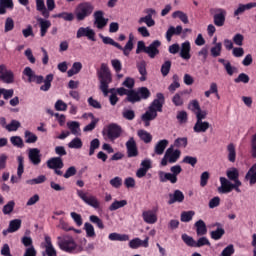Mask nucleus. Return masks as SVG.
<instances>
[{"instance_id": "nucleus-1", "label": "nucleus", "mask_w": 256, "mask_h": 256, "mask_svg": "<svg viewBox=\"0 0 256 256\" xmlns=\"http://www.w3.org/2000/svg\"><path fill=\"white\" fill-rule=\"evenodd\" d=\"M23 75L28 78V83H37V85L44 83V85L40 87V91H49V89H51L53 74H48L46 78H43L42 75H36L31 67H26L23 71Z\"/></svg>"}, {"instance_id": "nucleus-2", "label": "nucleus", "mask_w": 256, "mask_h": 256, "mask_svg": "<svg viewBox=\"0 0 256 256\" xmlns=\"http://www.w3.org/2000/svg\"><path fill=\"white\" fill-rule=\"evenodd\" d=\"M165 103V96L163 93H157L156 99L153 100L148 110L142 115V121H153L157 119V112L163 111V105Z\"/></svg>"}, {"instance_id": "nucleus-3", "label": "nucleus", "mask_w": 256, "mask_h": 256, "mask_svg": "<svg viewBox=\"0 0 256 256\" xmlns=\"http://www.w3.org/2000/svg\"><path fill=\"white\" fill-rule=\"evenodd\" d=\"M103 43L105 45H112L113 47H116V49H119L120 51H123V54L126 57H129L131 51H133V41H135V36L133 33L129 34L128 42L126 45L123 47L119 43L115 42L111 37H105V36H100Z\"/></svg>"}, {"instance_id": "nucleus-4", "label": "nucleus", "mask_w": 256, "mask_h": 256, "mask_svg": "<svg viewBox=\"0 0 256 256\" xmlns=\"http://www.w3.org/2000/svg\"><path fill=\"white\" fill-rule=\"evenodd\" d=\"M98 77L100 79V89L104 97H107L109 95V83L112 81L111 70H109V66H107V64H101Z\"/></svg>"}, {"instance_id": "nucleus-5", "label": "nucleus", "mask_w": 256, "mask_h": 256, "mask_svg": "<svg viewBox=\"0 0 256 256\" xmlns=\"http://www.w3.org/2000/svg\"><path fill=\"white\" fill-rule=\"evenodd\" d=\"M95 7L90 2H82L75 8L74 15L77 21H85L93 13Z\"/></svg>"}, {"instance_id": "nucleus-6", "label": "nucleus", "mask_w": 256, "mask_h": 256, "mask_svg": "<svg viewBox=\"0 0 256 256\" xmlns=\"http://www.w3.org/2000/svg\"><path fill=\"white\" fill-rule=\"evenodd\" d=\"M57 245L61 251H65V253H73L75 249H77V243L73 236L64 235L57 237Z\"/></svg>"}, {"instance_id": "nucleus-7", "label": "nucleus", "mask_w": 256, "mask_h": 256, "mask_svg": "<svg viewBox=\"0 0 256 256\" xmlns=\"http://www.w3.org/2000/svg\"><path fill=\"white\" fill-rule=\"evenodd\" d=\"M76 195L83 201V203L89 205V207H93V209H99L101 207V202H99L97 196H94L93 194H88L87 192L78 189L76 190Z\"/></svg>"}, {"instance_id": "nucleus-8", "label": "nucleus", "mask_w": 256, "mask_h": 256, "mask_svg": "<svg viewBox=\"0 0 256 256\" xmlns=\"http://www.w3.org/2000/svg\"><path fill=\"white\" fill-rule=\"evenodd\" d=\"M179 157H181V150H175L173 149V146H170L162 158L160 165L162 167H167V163H177L179 160Z\"/></svg>"}, {"instance_id": "nucleus-9", "label": "nucleus", "mask_w": 256, "mask_h": 256, "mask_svg": "<svg viewBox=\"0 0 256 256\" xmlns=\"http://www.w3.org/2000/svg\"><path fill=\"white\" fill-rule=\"evenodd\" d=\"M0 81H3V83H6L7 85L15 83V74L3 64L0 65Z\"/></svg>"}, {"instance_id": "nucleus-10", "label": "nucleus", "mask_w": 256, "mask_h": 256, "mask_svg": "<svg viewBox=\"0 0 256 256\" xmlns=\"http://www.w3.org/2000/svg\"><path fill=\"white\" fill-rule=\"evenodd\" d=\"M181 33H183V35H187V33H192V30L190 28L183 30V26L181 25L176 26V28L174 26H170L166 31V39L170 42L171 39H173V35H181Z\"/></svg>"}, {"instance_id": "nucleus-11", "label": "nucleus", "mask_w": 256, "mask_h": 256, "mask_svg": "<svg viewBox=\"0 0 256 256\" xmlns=\"http://www.w3.org/2000/svg\"><path fill=\"white\" fill-rule=\"evenodd\" d=\"M95 35V30H93L91 27H80L76 33L77 39H81V37H87L89 41H97Z\"/></svg>"}, {"instance_id": "nucleus-12", "label": "nucleus", "mask_w": 256, "mask_h": 256, "mask_svg": "<svg viewBox=\"0 0 256 256\" xmlns=\"http://www.w3.org/2000/svg\"><path fill=\"white\" fill-rule=\"evenodd\" d=\"M41 247L45 249L47 256H57V250L53 246V242L49 235L44 236V242L41 244Z\"/></svg>"}, {"instance_id": "nucleus-13", "label": "nucleus", "mask_w": 256, "mask_h": 256, "mask_svg": "<svg viewBox=\"0 0 256 256\" xmlns=\"http://www.w3.org/2000/svg\"><path fill=\"white\" fill-rule=\"evenodd\" d=\"M159 47H161V41L154 40L149 46L145 48V53L148 54L150 59H155L159 55Z\"/></svg>"}, {"instance_id": "nucleus-14", "label": "nucleus", "mask_w": 256, "mask_h": 256, "mask_svg": "<svg viewBox=\"0 0 256 256\" xmlns=\"http://www.w3.org/2000/svg\"><path fill=\"white\" fill-rule=\"evenodd\" d=\"M17 162H18V168H17V175L11 177V183H19V179L23 176V173L25 172V158L23 156H17Z\"/></svg>"}, {"instance_id": "nucleus-15", "label": "nucleus", "mask_w": 256, "mask_h": 256, "mask_svg": "<svg viewBox=\"0 0 256 256\" xmlns=\"http://www.w3.org/2000/svg\"><path fill=\"white\" fill-rule=\"evenodd\" d=\"M179 56L181 59H184V61H189V59H191V42H189V40L184 41L180 45Z\"/></svg>"}, {"instance_id": "nucleus-16", "label": "nucleus", "mask_w": 256, "mask_h": 256, "mask_svg": "<svg viewBox=\"0 0 256 256\" xmlns=\"http://www.w3.org/2000/svg\"><path fill=\"white\" fill-rule=\"evenodd\" d=\"M28 159L32 165H41V150L38 148H30L28 150Z\"/></svg>"}, {"instance_id": "nucleus-17", "label": "nucleus", "mask_w": 256, "mask_h": 256, "mask_svg": "<svg viewBox=\"0 0 256 256\" xmlns=\"http://www.w3.org/2000/svg\"><path fill=\"white\" fill-rule=\"evenodd\" d=\"M233 191V183L227 180L225 177H220V186L218 187V193L225 195Z\"/></svg>"}, {"instance_id": "nucleus-18", "label": "nucleus", "mask_w": 256, "mask_h": 256, "mask_svg": "<svg viewBox=\"0 0 256 256\" xmlns=\"http://www.w3.org/2000/svg\"><path fill=\"white\" fill-rule=\"evenodd\" d=\"M107 137L110 141H115L121 137V128L117 124H111L108 126Z\"/></svg>"}, {"instance_id": "nucleus-19", "label": "nucleus", "mask_w": 256, "mask_h": 256, "mask_svg": "<svg viewBox=\"0 0 256 256\" xmlns=\"http://www.w3.org/2000/svg\"><path fill=\"white\" fill-rule=\"evenodd\" d=\"M127 156L128 157H137L139 155V151L137 150V142H135V138L131 137L126 142Z\"/></svg>"}, {"instance_id": "nucleus-20", "label": "nucleus", "mask_w": 256, "mask_h": 256, "mask_svg": "<svg viewBox=\"0 0 256 256\" xmlns=\"http://www.w3.org/2000/svg\"><path fill=\"white\" fill-rule=\"evenodd\" d=\"M107 23H109V19L103 17V11H96L94 13V24L97 29H103V27L107 26Z\"/></svg>"}, {"instance_id": "nucleus-21", "label": "nucleus", "mask_w": 256, "mask_h": 256, "mask_svg": "<svg viewBox=\"0 0 256 256\" xmlns=\"http://www.w3.org/2000/svg\"><path fill=\"white\" fill-rule=\"evenodd\" d=\"M142 219L144 223H148V225H155L157 223V213L153 210H146L142 213Z\"/></svg>"}, {"instance_id": "nucleus-22", "label": "nucleus", "mask_w": 256, "mask_h": 256, "mask_svg": "<svg viewBox=\"0 0 256 256\" xmlns=\"http://www.w3.org/2000/svg\"><path fill=\"white\" fill-rule=\"evenodd\" d=\"M130 249H139V247H149V236H146L144 240L140 238H134L129 242Z\"/></svg>"}, {"instance_id": "nucleus-23", "label": "nucleus", "mask_w": 256, "mask_h": 256, "mask_svg": "<svg viewBox=\"0 0 256 256\" xmlns=\"http://www.w3.org/2000/svg\"><path fill=\"white\" fill-rule=\"evenodd\" d=\"M185 201V194L181 190H175L174 193L169 194L168 205H173V203H183Z\"/></svg>"}, {"instance_id": "nucleus-24", "label": "nucleus", "mask_w": 256, "mask_h": 256, "mask_svg": "<svg viewBox=\"0 0 256 256\" xmlns=\"http://www.w3.org/2000/svg\"><path fill=\"white\" fill-rule=\"evenodd\" d=\"M225 17H227V11L218 9L217 13L214 15V25H216V27H223V25H225Z\"/></svg>"}, {"instance_id": "nucleus-25", "label": "nucleus", "mask_w": 256, "mask_h": 256, "mask_svg": "<svg viewBox=\"0 0 256 256\" xmlns=\"http://www.w3.org/2000/svg\"><path fill=\"white\" fill-rule=\"evenodd\" d=\"M168 145H169V140L167 139L158 141L154 147V154H152V157H155V155H163Z\"/></svg>"}, {"instance_id": "nucleus-26", "label": "nucleus", "mask_w": 256, "mask_h": 256, "mask_svg": "<svg viewBox=\"0 0 256 256\" xmlns=\"http://www.w3.org/2000/svg\"><path fill=\"white\" fill-rule=\"evenodd\" d=\"M21 229V219L11 220L8 229L3 230V235H9V233H15Z\"/></svg>"}, {"instance_id": "nucleus-27", "label": "nucleus", "mask_w": 256, "mask_h": 256, "mask_svg": "<svg viewBox=\"0 0 256 256\" xmlns=\"http://www.w3.org/2000/svg\"><path fill=\"white\" fill-rule=\"evenodd\" d=\"M255 7H256V2L239 4L238 8L234 11V17H239V15H243L245 11H249Z\"/></svg>"}, {"instance_id": "nucleus-28", "label": "nucleus", "mask_w": 256, "mask_h": 256, "mask_svg": "<svg viewBox=\"0 0 256 256\" xmlns=\"http://www.w3.org/2000/svg\"><path fill=\"white\" fill-rule=\"evenodd\" d=\"M37 21L40 27V35L41 37H45L47 31H49V28L51 27V21L43 18H37Z\"/></svg>"}, {"instance_id": "nucleus-29", "label": "nucleus", "mask_w": 256, "mask_h": 256, "mask_svg": "<svg viewBox=\"0 0 256 256\" xmlns=\"http://www.w3.org/2000/svg\"><path fill=\"white\" fill-rule=\"evenodd\" d=\"M63 159L61 157H54L47 161V167L49 169H63Z\"/></svg>"}, {"instance_id": "nucleus-30", "label": "nucleus", "mask_w": 256, "mask_h": 256, "mask_svg": "<svg viewBox=\"0 0 256 256\" xmlns=\"http://www.w3.org/2000/svg\"><path fill=\"white\" fill-rule=\"evenodd\" d=\"M209 127H211L209 122L203 121V120H197L193 129L195 133H205L207 129H209Z\"/></svg>"}, {"instance_id": "nucleus-31", "label": "nucleus", "mask_w": 256, "mask_h": 256, "mask_svg": "<svg viewBox=\"0 0 256 256\" xmlns=\"http://www.w3.org/2000/svg\"><path fill=\"white\" fill-rule=\"evenodd\" d=\"M158 175L161 183H167V181H170V183L173 184L177 183V177H175V175L172 173L160 171Z\"/></svg>"}, {"instance_id": "nucleus-32", "label": "nucleus", "mask_w": 256, "mask_h": 256, "mask_svg": "<svg viewBox=\"0 0 256 256\" xmlns=\"http://www.w3.org/2000/svg\"><path fill=\"white\" fill-rule=\"evenodd\" d=\"M15 4L13 0H0V15H5L7 13V9L13 11Z\"/></svg>"}, {"instance_id": "nucleus-33", "label": "nucleus", "mask_w": 256, "mask_h": 256, "mask_svg": "<svg viewBox=\"0 0 256 256\" xmlns=\"http://www.w3.org/2000/svg\"><path fill=\"white\" fill-rule=\"evenodd\" d=\"M83 117H86V118L89 117L90 119H92L91 123L84 127L83 131L85 132L93 131V129L97 127V123H99V119L95 118L93 113L84 114Z\"/></svg>"}, {"instance_id": "nucleus-34", "label": "nucleus", "mask_w": 256, "mask_h": 256, "mask_svg": "<svg viewBox=\"0 0 256 256\" xmlns=\"http://www.w3.org/2000/svg\"><path fill=\"white\" fill-rule=\"evenodd\" d=\"M67 127L71 131L72 135H76V137H79V135H81V127L79 122L77 121L68 122Z\"/></svg>"}, {"instance_id": "nucleus-35", "label": "nucleus", "mask_w": 256, "mask_h": 256, "mask_svg": "<svg viewBox=\"0 0 256 256\" xmlns=\"http://www.w3.org/2000/svg\"><path fill=\"white\" fill-rule=\"evenodd\" d=\"M246 181H249L250 185L256 183V163L249 169L245 176Z\"/></svg>"}, {"instance_id": "nucleus-36", "label": "nucleus", "mask_w": 256, "mask_h": 256, "mask_svg": "<svg viewBox=\"0 0 256 256\" xmlns=\"http://www.w3.org/2000/svg\"><path fill=\"white\" fill-rule=\"evenodd\" d=\"M194 225L198 236L207 235V225L205 224V221L198 220Z\"/></svg>"}, {"instance_id": "nucleus-37", "label": "nucleus", "mask_w": 256, "mask_h": 256, "mask_svg": "<svg viewBox=\"0 0 256 256\" xmlns=\"http://www.w3.org/2000/svg\"><path fill=\"white\" fill-rule=\"evenodd\" d=\"M228 161L235 163L237 159V151L235 150V144L230 143L227 145Z\"/></svg>"}, {"instance_id": "nucleus-38", "label": "nucleus", "mask_w": 256, "mask_h": 256, "mask_svg": "<svg viewBox=\"0 0 256 256\" xmlns=\"http://www.w3.org/2000/svg\"><path fill=\"white\" fill-rule=\"evenodd\" d=\"M137 69L141 75L140 81H146V75H147V63L142 60L137 63Z\"/></svg>"}, {"instance_id": "nucleus-39", "label": "nucleus", "mask_w": 256, "mask_h": 256, "mask_svg": "<svg viewBox=\"0 0 256 256\" xmlns=\"http://www.w3.org/2000/svg\"><path fill=\"white\" fill-rule=\"evenodd\" d=\"M179 87H181V83L179 82V75L174 74L172 76V83L168 86V91L170 93H175Z\"/></svg>"}, {"instance_id": "nucleus-40", "label": "nucleus", "mask_w": 256, "mask_h": 256, "mask_svg": "<svg viewBox=\"0 0 256 256\" xmlns=\"http://www.w3.org/2000/svg\"><path fill=\"white\" fill-rule=\"evenodd\" d=\"M172 18L173 19H180L184 25H187L189 23V16L181 10H177L172 13Z\"/></svg>"}, {"instance_id": "nucleus-41", "label": "nucleus", "mask_w": 256, "mask_h": 256, "mask_svg": "<svg viewBox=\"0 0 256 256\" xmlns=\"http://www.w3.org/2000/svg\"><path fill=\"white\" fill-rule=\"evenodd\" d=\"M108 239L110 241H129V235L113 232L108 235Z\"/></svg>"}, {"instance_id": "nucleus-42", "label": "nucleus", "mask_w": 256, "mask_h": 256, "mask_svg": "<svg viewBox=\"0 0 256 256\" xmlns=\"http://www.w3.org/2000/svg\"><path fill=\"white\" fill-rule=\"evenodd\" d=\"M137 135L144 143H151V141H153V136L151 133L145 130H138Z\"/></svg>"}, {"instance_id": "nucleus-43", "label": "nucleus", "mask_w": 256, "mask_h": 256, "mask_svg": "<svg viewBox=\"0 0 256 256\" xmlns=\"http://www.w3.org/2000/svg\"><path fill=\"white\" fill-rule=\"evenodd\" d=\"M226 175L228 179H230V181H234V183H236V181H239V170H237V168L235 167L228 169Z\"/></svg>"}, {"instance_id": "nucleus-44", "label": "nucleus", "mask_w": 256, "mask_h": 256, "mask_svg": "<svg viewBox=\"0 0 256 256\" xmlns=\"http://www.w3.org/2000/svg\"><path fill=\"white\" fill-rule=\"evenodd\" d=\"M47 181V176L39 175L36 178L26 180V185H41Z\"/></svg>"}, {"instance_id": "nucleus-45", "label": "nucleus", "mask_w": 256, "mask_h": 256, "mask_svg": "<svg viewBox=\"0 0 256 256\" xmlns=\"http://www.w3.org/2000/svg\"><path fill=\"white\" fill-rule=\"evenodd\" d=\"M36 9L42 13L43 17H49V11L45 7L44 0H36Z\"/></svg>"}, {"instance_id": "nucleus-46", "label": "nucleus", "mask_w": 256, "mask_h": 256, "mask_svg": "<svg viewBox=\"0 0 256 256\" xmlns=\"http://www.w3.org/2000/svg\"><path fill=\"white\" fill-rule=\"evenodd\" d=\"M83 69V64L81 62H74L72 68L68 70L67 75L68 77H73V75H77Z\"/></svg>"}, {"instance_id": "nucleus-47", "label": "nucleus", "mask_w": 256, "mask_h": 256, "mask_svg": "<svg viewBox=\"0 0 256 256\" xmlns=\"http://www.w3.org/2000/svg\"><path fill=\"white\" fill-rule=\"evenodd\" d=\"M223 235H225V229L222 227H218L216 230L210 232V237L214 239V241H219Z\"/></svg>"}, {"instance_id": "nucleus-48", "label": "nucleus", "mask_w": 256, "mask_h": 256, "mask_svg": "<svg viewBox=\"0 0 256 256\" xmlns=\"http://www.w3.org/2000/svg\"><path fill=\"white\" fill-rule=\"evenodd\" d=\"M195 217V211L190 210V211H184L181 213L180 219L182 223H189Z\"/></svg>"}, {"instance_id": "nucleus-49", "label": "nucleus", "mask_w": 256, "mask_h": 256, "mask_svg": "<svg viewBox=\"0 0 256 256\" xmlns=\"http://www.w3.org/2000/svg\"><path fill=\"white\" fill-rule=\"evenodd\" d=\"M69 149H81L83 147V140L79 137H75L68 143Z\"/></svg>"}, {"instance_id": "nucleus-50", "label": "nucleus", "mask_w": 256, "mask_h": 256, "mask_svg": "<svg viewBox=\"0 0 256 256\" xmlns=\"http://www.w3.org/2000/svg\"><path fill=\"white\" fill-rule=\"evenodd\" d=\"M54 18L63 19L64 21H73L75 14L71 12H61L54 15Z\"/></svg>"}, {"instance_id": "nucleus-51", "label": "nucleus", "mask_w": 256, "mask_h": 256, "mask_svg": "<svg viewBox=\"0 0 256 256\" xmlns=\"http://www.w3.org/2000/svg\"><path fill=\"white\" fill-rule=\"evenodd\" d=\"M10 143L18 149H23V147H25V144L23 143V138H21L20 136L10 137Z\"/></svg>"}, {"instance_id": "nucleus-52", "label": "nucleus", "mask_w": 256, "mask_h": 256, "mask_svg": "<svg viewBox=\"0 0 256 256\" xmlns=\"http://www.w3.org/2000/svg\"><path fill=\"white\" fill-rule=\"evenodd\" d=\"M172 103L175 105V107H181L183 106V103L185 101L183 100V92H178L172 97Z\"/></svg>"}, {"instance_id": "nucleus-53", "label": "nucleus", "mask_w": 256, "mask_h": 256, "mask_svg": "<svg viewBox=\"0 0 256 256\" xmlns=\"http://www.w3.org/2000/svg\"><path fill=\"white\" fill-rule=\"evenodd\" d=\"M24 139H25V143H37V135H35V133L26 130L24 132Z\"/></svg>"}, {"instance_id": "nucleus-54", "label": "nucleus", "mask_w": 256, "mask_h": 256, "mask_svg": "<svg viewBox=\"0 0 256 256\" xmlns=\"http://www.w3.org/2000/svg\"><path fill=\"white\" fill-rule=\"evenodd\" d=\"M221 51H223V44L221 42H218V44L210 49L212 57H221Z\"/></svg>"}, {"instance_id": "nucleus-55", "label": "nucleus", "mask_w": 256, "mask_h": 256, "mask_svg": "<svg viewBox=\"0 0 256 256\" xmlns=\"http://www.w3.org/2000/svg\"><path fill=\"white\" fill-rule=\"evenodd\" d=\"M127 205V200H115L109 207V211H117Z\"/></svg>"}, {"instance_id": "nucleus-56", "label": "nucleus", "mask_w": 256, "mask_h": 256, "mask_svg": "<svg viewBox=\"0 0 256 256\" xmlns=\"http://www.w3.org/2000/svg\"><path fill=\"white\" fill-rule=\"evenodd\" d=\"M127 101H129L130 103H137L139 101H141V97H139V92H135L133 90H130L128 92V96H127Z\"/></svg>"}, {"instance_id": "nucleus-57", "label": "nucleus", "mask_w": 256, "mask_h": 256, "mask_svg": "<svg viewBox=\"0 0 256 256\" xmlns=\"http://www.w3.org/2000/svg\"><path fill=\"white\" fill-rule=\"evenodd\" d=\"M89 221L91 223H93L94 225H96V227H98V229H105V224H103V220H101V218H99V216L91 215L89 217Z\"/></svg>"}, {"instance_id": "nucleus-58", "label": "nucleus", "mask_w": 256, "mask_h": 256, "mask_svg": "<svg viewBox=\"0 0 256 256\" xmlns=\"http://www.w3.org/2000/svg\"><path fill=\"white\" fill-rule=\"evenodd\" d=\"M101 142L99 139L95 138L90 142L89 156L95 155V150L99 149Z\"/></svg>"}, {"instance_id": "nucleus-59", "label": "nucleus", "mask_w": 256, "mask_h": 256, "mask_svg": "<svg viewBox=\"0 0 256 256\" xmlns=\"http://www.w3.org/2000/svg\"><path fill=\"white\" fill-rule=\"evenodd\" d=\"M139 25H142V23H145L147 27H155V20L151 18L150 16H144L139 18L138 20Z\"/></svg>"}, {"instance_id": "nucleus-60", "label": "nucleus", "mask_w": 256, "mask_h": 256, "mask_svg": "<svg viewBox=\"0 0 256 256\" xmlns=\"http://www.w3.org/2000/svg\"><path fill=\"white\" fill-rule=\"evenodd\" d=\"M15 209V201L11 200L6 205H4L2 212L4 215H11Z\"/></svg>"}, {"instance_id": "nucleus-61", "label": "nucleus", "mask_w": 256, "mask_h": 256, "mask_svg": "<svg viewBox=\"0 0 256 256\" xmlns=\"http://www.w3.org/2000/svg\"><path fill=\"white\" fill-rule=\"evenodd\" d=\"M137 91L140 101L141 99H149L151 97V91H149L147 87H141Z\"/></svg>"}, {"instance_id": "nucleus-62", "label": "nucleus", "mask_w": 256, "mask_h": 256, "mask_svg": "<svg viewBox=\"0 0 256 256\" xmlns=\"http://www.w3.org/2000/svg\"><path fill=\"white\" fill-rule=\"evenodd\" d=\"M21 127V122L17 120H12L8 125L5 126V129L9 132L17 131Z\"/></svg>"}, {"instance_id": "nucleus-63", "label": "nucleus", "mask_w": 256, "mask_h": 256, "mask_svg": "<svg viewBox=\"0 0 256 256\" xmlns=\"http://www.w3.org/2000/svg\"><path fill=\"white\" fill-rule=\"evenodd\" d=\"M249 81H250L249 75L245 73H240L238 77L234 79V83H244L245 85H247Z\"/></svg>"}, {"instance_id": "nucleus-64", "label": "nucleus", "mask_w": 256, "mask_h": 256, "mask_svg": "<svg viewBox=\"0 0 256 256\" xmlns=\"http://www.w3.org/2000/svg\"><path fill=\"white\" fill-rule=\"evenodd\" d=\"M234 253H235V247L232 244H230L223 249L220 256H232Z\"/></svg>"}]
</instances>
